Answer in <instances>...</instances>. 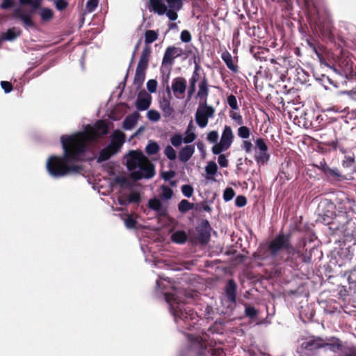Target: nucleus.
Here are the masks:
<instances>
[{
	"label": "nucleus",
	"instance_id": "nucleus-13",
	"mask_svg": "<svg viewBox=\"0 0 356 356\" xmlns=\"http://www.w3.org/2000/svg\"><path fill=\"white\" fill-rule=\"evenodd\" d=\"M159 38V32L154 30H147L145 32V46L142 51L140 56L150 58L152 49L150 44L155 42Z\"/></svg>",
	"mask_w": 356,
	"mask_h": 356
},
{
	"label": "nucleus",
	"instance_id": "nucleus-18",
	"mask_svg": "<svg viewBox=\"0 0 356 356\" xmlns=\"http://www.w3.org/2000/svg\"><path fill=\"white\" fill-rule=\"evenodd\" d=\"M151 101L152 97L149 93L145 90L140 91L138 95L136 107L139 111H145L149 107Z\"/></svg>",
	"mask_w": 356,
	"mask_h": 356
},
{
	"label": "nucleus",
	"instance_id": "nucleus-10",
	"mask_svg": "<svg viewBox=\"0 0 356 356\" xmlns=\"http://www.w3.org/2000/svg\"><path fill=\"white\" fill-rule=\"evenodd\" d=\"M215 109L211 106L204 104H200L196 113H195V121L197 124L201 128L207 127L208 124V120L209 118H213L214 115Z\"/></svg>",
	"mask_w": 356,
	"mask_h": 356
},
{
	"label": "nucleus",
	"instance_id": "nucleus-44",
	"mask_svg": "<svg viewBox=\"0 0 356 356\" xmlns=\"http://www.w3.org/2000/svg\"><path fill=\"white\" fill-rule=\"evenodd\" d=\"M140 200L141 197L140 193L137 191H133L129 194L127 200V202L138 204L140 202Z\"/></svg>",
	"mask_w": 356,
	"mask_h": 356
},
{
	"label": "nucleus",
	"instance_id": "nucleus-11",
	"mask_svg": "<svg viewBox=\"0 0 356 356\" xmlns=\"http://www.w3.org/2000/svg\"><path fill=\"white\" fill-rule=\"evenodd\" d=\"M126 165L129 171L133 172L141 165L143 161H147V157L140 151H130L125 156Z\"/></svg>",
	"mask_w": 356,
	"mask_h": 356
},
{
	"label": "nucleus",
	"instance_id": "nucleus-21",
	"mask_svg": "<svg viewBox=\"0 0 356 356\" xmlns=\"http://www.w3.org/2000/svg\"><path fill=\"white\" fill-rule=\"evenodd\" d=\"M195 152V147L193 145H188L179 151V159L181 162H187L193 156Z\"/></svg>",
	"mask_w": 356,
	"mask_h": 356
},
{
	"label": "nucleus",
	"instance_id": "nucleus-36",
	"mask_svg": "<svg viewBox=\"0 0 356 356\" xmlns=\"http://www.w3.org/2000/svg\"><path fill=\"white\" fill-rule=\"evenodd\" d=\"M245 305V316L250 318V319H254L257 317L259 314V311L256 309L254 307L248 305L247 303L244 304Z\"/></svg>",
	"mask_w": 356,
	"mask_h": 356
},
{
	"label": "nucleus",
	"instance_id": "nucleus-35",
	"mask_svg": "<svg viewBox=\"0 0 356 356\" xmlns=\"http://www.w3.org/2000/svg\"><path fill=\"white\" fill-rule=\"evenodd\" d=\"M194 206L193 203L190 202L187 200H182L178 204V209L181 213H185L193 209Z\"/></svg>",
	"mask_w": 356,
	"mask_h": 356
},
{
	"label": "nucleus",
	"instance_id": "nucleus-5",
	"mask_svg": "<svg viewBox=\"0 0 356 356\" xmlns=\"http://www.w3.org/2000/svg\"><path fill=\"white\" fill-rule=\"evenodd\" d=\"M165 297L166 302L170 305V311L175 321L178 322L180 320L186 323V327L191 326L192 324L188 322L195 320L197 313L185 305L177 302L175 294L165 293Z\"/></svg>",
	"mask_w": 356,
	"mask_h": 356
},
{
	"label": "nucleus",
	"instance_id": "nucleus-7",
	"mask_svg": "<svg viewBox=\"0 0 356 356\" xmlns=\"http://www.w3.org/2000/svg\"><path fill=\"white\" fill-rule=\"evenodd\" d=\"M183 54L184 51L181 48L177 47L175 46L168 47L164 52V55L161 63V73H164L165 70L168 71V75L165 77V80L163 81L165 82L167 85L166 91L170 97H171V91L168 83L170 70H172V65H174L175 59L176 58L181 56Z\"/></svg>",
	"mask_w": 356,
	"mask_h": 356
},
{
	"label": "nucleus",
	"instance_id": "nucleus-26",
	"mask_svg": "<svg viewBox=\"0 0 356 356\" xmlns=\"http://www.w3.org/2000/svg\"><path fill=\"white\" fill-rule=\"evenodd\" d=\"M324 175L332 181H339L347 179V178L344 175H341L337 168L332 169L329 167Z\"/></svg>",
	"mask_w": 356,
	"mask_h": 356
},
{
	"label": "nucleus",
	"instance_id": "nucleus-17",
	"mask_svg": "<svg viewBox=\"0 0 356 356\" xmlns=\"http://www.w3.org/2000/svg\"><path fill=\"white\" fill-rule=\"evenodd\" d=\"M172 90L177 98L185 93L186 90V80L185 78L178 76L175 78L172 82Z\"/></svg>",
	"mask_w": 356,
	"mask_h": 356
},
{
	"label": "nucleus",
	"instance_id": "nucleus-16",
	"mask_svg": "<svg viewBox=\"0 0 356 356\" xmlns=\"http://www.w3.org/2000/svg\"><path fill=\"white\" fill-rule=\"evenodd\" d=\"M119 150V147L113 140L111 143L102 149L97 159V163H100L108 160L113 155L115 154Z\"/></svg>",
	"mask_w": 356,
	"mask_h": 356
},
{
	"label": "nucleus",
	"instance_id": "nucleus-53",
	"mask_svg": "<svg viewBox=\"0 0 356 356\" xmlns=\"http://www.w3.org/2000/svg\"><path fill=\"white\" fill-rule=\"evenodd\" d=\"M181 192L186 197H191L193 194V188L191 185L185 184L181 186Z\"/></svg>",
	"mask_w": 356,
	"mask_h": 356
},
{
	"label": "nucleus",
	"instance_id": "nucleus-4",
	"mask_svg": "<svg viewBox=\"0 0 356 356\" xmlns=\"http://www.w3.org/2000/svg\"><path fill=\"white\" fill-rule=\"evenodd\" d=\"M184 0H149L148 8L159 15H165L170 21L178 18L177 12L184 5Z\"/></svg>",
	"mask_w": 356,
	"mask_h": 356
},
{
	"label": "nucleus",
	"instance_id": "nucleus-38",
	"mask_svg": "<svg viewBox=\"0 0 356 356\" xmlns=\"http://www.w3.org/2000/svg\"><path fill=\"white\" fill-rule=\"evenodd\" d=\"M189 339L193 343L194 346H197L202 350H204L207 348L205 341L200 337H193V335H190Z\"/></svg>",
	"mask_w": 356,
	"mask_h": 356
},
{
	"label": "nucleus",
	"instance_id": "nucleus-50",
	"mask_svg": "<svg viewBox=\"0 0 356 356\" xmlns=\"http://www.w3.org/2000/svg\"><path fill=\"white\" fill-rule=\"evenodd\" d=\"M235 196V192L234 190L231 188L228 187L227 188L223 193V199L225 202L230 201L233 199V197Z\"/></svg>",
	"mask_w": 356,
	"mask_h": 356
},
{
	"label": "nucleus",
	"instance_id": "nucleus-43",
	"mask_svg": "<svg viewBox=\"0 0 356 356\" xmlns=\"http://www.w3.org/2000/svg\"><path fill=\"white\" fill-rule=\"evenodd\" d=\"M161 197H163L165 200H170L172 195H173V191L168 186L163 185L161 187Z\"/></svg>",
	"mask_w": 356,
	"mask_h": 356
},
{
	"label": "nucleus",
	"instance_id": "nucleus-48",
	"mask_svg": "<svg viewBox=\"0 0 356 356\" xmlns=\"http://www.w3.org/2000/svg\"><path fill=\"white\" fill-rule=\"evenodd\" d=\"M355 163L354 155H346L342 161V165L343 168H350Z\"/></svg>",
	"mask_w": 356,
	"mask_h": 356
},
{
	"label": "nucleus",
	"instance_id": "nucleus-23",
	"mask_svg": "<svg viewBox=\"0 0 356 356\" xmlns=\"http://www.w3.org/2000/svg\"><path fill=\"white\" fill-rule=\"evenodd\" d=\"M140 115L138 112L127 115L123 121L122 127L125 130L131 129L137 123Z\"/></svg>",
	"mask_w": 356,
	"mask_h": 356
},
{
	"label": "nucleus",
	"instance_id": "nucleus-41",
	"mask_svg": "<svg viewBox=\"0 0 356 356\" xmlns=\"http://www.w3.org/2000/svg\"><path fill=\"white\" fill-rule=\"evenodd\" d=\"M255 147L256 151H268V145H266L265 140L262 138H258L255 140Z\"/></svg>",
	"mask_w": 356,
	"mask_h": 356
},
{
	"label": "nucleus",
	"instance_id": "nucleus-60",
	"mask_svg": "<svg viewBox=\"0 0 356 356\" xmlns=\"http://www.w3.org/2000/svg\"><path fill=\"white\" fill-rule=\"evenodd\" d=\"M125 225L129 229H134L136 227V220L131 216L128 215L126 218L125 220Z\"/></svg>",
	"mask_w": 356,
	"mask_h": 356
},
{
	"label": "nucleus",
	"instance_id": "nucleus-63",
	"mask_svg": "<svg viewBox=\"0 0 356 356\" xmlns=\"http://www.w3.org/2000/svg\"><path fill=\"white\" fill-rule=\"evenodd\" d=\"M247 204V199L243 195H238L235 199V204L238 207H243Z\"/></svg>",
	"mask_w": 356,
	"mask_h": 356
},
{
	"label": "nucleus",
	"instance_id": "nucleus-3",
	"mask_svg": "<svg viewBox=\"0 0 356 356\" xmlns=\"http://www.w3.org/2000/svg\"><path fill=\"white\" fill-rule=\"evenodd\" d=\"M108 132V124L104 120H98L93 127H89L84 131H79L69 136L85 154L89 143L97 140L102 136L106 135Z\"/></svg>",
	"mask_w": 356,
	"mask_h": 356
},
{
	"label": "nucleus",
	"instance_id": "nucleus-6",
	"mask_svg": "<svg viewBox=\"0 0 356 356\" xmlns=\"http://www.w3.org/2000/svg\"><path fill=\"white\" fill-rule=\"evenodd\" d=\"M22 6L29 5L31 9L27 12L24 11L21 8H17L14 10L12 17L13 19L22 22V25L25 29H35L36 24L33 21V15L38 10H40L41 6L40 0H19Z\"/></svg>",
	"mask_w": 356,
	"mask_h": 356
},
{
	"label": "nucleus",
	"instance_id": "nucleus-30",
	"mask_svg": "<svg viewBox=\"0 0 356 356\" xmlns=\"http://www.w3.org/2000/svg\"><path fill=\"white\" fill-rule=\"evenodd\" d=\"M207 174L206 179L208 180L216 181L213 176L218 172V165L214 161H209L205 167Z\"/></svg>",
	"mask_w": 356,
	"mask_h": 356
},
{
	"label": "nucleus",
	"instance_id": "nucleus-25",
	"mask_svg": "<svg viewBox=\"0 0 356 356\" xmlns=\"http://www.w3.org/2000/svg\"><path fill=\"white\" fill-rule=\"evenodd\" d=\"M160 108L163 111L165 117H170L175 112L174 108L171 106L170 99L166 97H163L160 102Z\"/></svg>",
	"mask_w": 356,
	"mask_h": 356
},
{
	"label": "nucleus",
	"instance_id": "nucleus-56",
	"mask_svg": "<svg viewBox=\"0 0 356 356\" xmlns=\"http://www.w3.org/2000/svg\"><path fill=\"white\" fill-rule=\"evenodd\" d=\"M199 70H200V65L197 64H195V70L193 71L192 76L191 79H189V83H195L198 81L200 78V74H199Z\"/></svg>",
	"mask_w": 356,
	"mask_h": 356
},
{
	"label": "nucleus",
	"instance_id": "nucleus-52",
	"mask_svg": "<svg viewBox=\"0 0 356 356\" xmlns=\"http://www.w3.org/2000/svg\"><path fill=\"white\" fill-rule=\"evenodd\" d=\"M229 117L238 125H243L244 123L243 117L238 112L231 111L229 113Z\"/></svg>",
	"mask_w": 356,
	"mask_h": 356
},
{
	"label": "nucleus",
	"instance_id": "nucleus-33",
	"mask_svg": "<svg viewBox=\"0 0 356 356\" xmlns=\"http://www.w3.org/2000/svg\"><path fill=\"white\" fill-rule=\"evenodd\" d=\"M41 20L44 22L51 21L54 17V12L49 8H41L38 12Z\"/></svg>",
	"mask_w": 356,
	"mask_h": 356
},
{
	"label": "nucleus",
	"instance_id": "nucleus-8",
	"mask_svg": "<svg viewBox=\"0 0 356 356\" xmlns=\"http://www.w3.org/2000/svg\"><path fill=\"white\" fill-rule=\"evenodd\" d=\"M234 139V135L230 126L225 125L218 143L215 144L211 151L213 154H220L221 152L227 151L231 147Z\"/></svg>",
	"mask_w": 356,
	"mask_h": 356
},
{
	"label": "nucleus",
	"instance_id": "nucleus-55",
	"mask_svg": "<svg viewBox=\"0 0 356 356\" xmlns=\"http://www.w3.org/2000/svg\"><path fill=\"white\" fill-rule=\"evenodd\" d=\"M227 104L233 110H238L236 97L234 95H230L227 97Z\"/></svg>",
	"mask_w": 356,
	"mask_h": 356
},
{
	"label": "nucleus",
	"instance_id": "nucleus-14",
	"mask_svg": "<svg viewBox=\"0 0 356 356\" xmlns=\"http://www.w3.org/2000/svg\"><path fill=\"white\" fill-rule=\"evenodd\" d=\"M225 293L228 307L234 306L236 302L237 284L233 279L229 280L225 285Z\"/></svg>",
	"mask_w": 356,
	"mask_h": 356
},
{
	"label": "nucleus",
	"instance_id": "nucleus-12",
	"mask_svg": "<svg viewBox=\"0 0 356 356\" xmlns=\"http://www.w3.org/2000/svg\"><path fill=\"white\" fill-rule=\"evenodd\" d=\"M149 58L140 56L134 79V84L138 87H140L145 79V71L148 67Z\"/></svg>",
	"mask_w": 356,
	"mask_h": 356
},
{
	"label": "nucleus",
	"instance_id": "nucleus-22",
	"mask_svg": "<svg viewBox=\"0 0 356 356\" xmlns=\"http://www.w3.org/2000/svg\"><path fill=\"white\" fill-rule=\"evenodd\" d=\"M308 46L313 50L315 54L319 59L323 58L322 52L323 51V46L314 38H310L307 40Z\"/></svg>",
	"mask_w": 356,
	"mask_h": 356
},
{
	"label": "nucleus",
	"instance_id": "nucleus-57",
	"mask_svg": "<svg viewBox=\"0 0 356 356\" xmlns=\"http://www.w3.org/2000/svg\"><path fill=\"white\" fill-rule=\"evenodd\" d=\"M218 134L216 131H210L207 136V140L211 143H218Z\"/></svg>",
	"mask_w": 356,
	"mask_h": 356
},
{
	"label": "nucleus",
	"instance_id": "nucleus-58",
	"mask_svg": "<svg viewBox=\"0 0 356 356\" xmlns=\"http://www.w3.org/2000/svg\"><path fill=\"white\" fill-rule=\"evenodd\" d=\"M157 81L155 79H149L147 83V88L151 93H154L156 91Z\"/></svg>",
	"mask_w": 356,
	"mask_h": 356
},
{
	"label": "nucleus",
	"instance_id": "nucleus-15",
	"mask_svg": "<svg viewBox=\"0 0 356 356\" xmlns=\"http://www.w3.org/2000/svg\"><path fill=\"white\" fill-rule=\"evenodd\" d=\"M211 225L207 220H202L197 230V239L201 244H207L211 237Z\"/></svg>",
	"mask_w": 356,
	"mask_h": 356
},
{
	"label": "nucleus",
	"instance_id": "nucleus-45",
	"mask_svg": "<svg viewBox=\"0 0 356 356\" xmlns=\"http://www.w3.org/2000/svg\"><path fill=\"white\" fill-rule=\"evenodd\" d=\"M253 257L254 259L264 261L267 258L270 257L269 253L267 254L266 250L262 249L258 250L253 254Z\"/></svg>",
	"mask_w": 356,
	"mask_h": 356
},
{
	"label": "nucleus",
	"instance_id": "nucleus-1",
	"mask_svg": "<svg viewBox=\"0 0 356 356\" xmlns=\"http://www.w3.org/2000/svg\"><path fill=\"white\" fill-rule=\"evenodd\" d=\"M60 142L63 156L52 155L47 161V170L53 177H62L71 173H79L82 167L74 163L81 160L84 153L68 135H63Z\"/></svg>",
	"mask_w": 356,
	"mask_h": 356
},
{
	"label": "nucleus",
	"instance_id": "nucleus-39",
	"mask_svg": "<svg viewBox=\"0 0 356 356\" xmlns=\"http://www.w3.org/2000/svg\"><path fill=\"white\" fill-rule=\"evenodd\" d=\"M238 136L242 139H247L250 136V129L246 126H241L237 130Z\"/></svg>",
	"mask_w": 356,
	"mask_h": 356
},
{
	"label": "nucleus",
	"instance_id": "nucleus-9",
	"mask_svg": "<svg viewBox=\"0 0 356 356\" xmlns=\"http://www.w3.org/2000/svg\"><path fill=\"white\" fill-rule=\"evenodd\" d=\"M138 168V170H134L130 173V177L136 181L142 179H150L155 175L154 165L147 158V161H143Z\"/></svg>",
	"mask_w": 356,
	"mask_h": 356
},
{
	"label": "nucleus",
	"instance_id": "nucleus-2",
	"mask_svg": "<svg viewBox=\"0 0 356 356\" xmlns=\"http://www.w3.org/2000/svg\"><path fill=\"white\" fill-rule=\"evenodd\" d=\"M268 251L271 258L279 262L289 264L292 268H298L302 263H310L311 255L295 248L291 242V234L280 233L268 245Z\"/></svg>",
	"mask_w": 356,
	"mask_h": 356
},
{
	"label": "nucleus",
	"instance_id": "nucleus-47",
	"mask_svg": "<svg viewBox=\"0 0 356 356\" xmlns=\"http://www.w3.org/2000/svg\"><path fill=\"white\" fill-rule=\"evenodd\" d=\"M348 275V282L349 284H355L356 285V266L351 269L345 272V275Z\"/></svg>",
	"mask_w": 356,
	"mask_h": 356
},
{
	"label": "nucleus",
	"instance_id": "nucleus-46",
	"mask_svg": "<svg viewBox=\"0 0 356 356\" xmlns=\"http://www.w3.org/2000/svg\"><path fill=\"white\" fill-rule=\"evenodd\" d=\"M192 122H191L190 124H191ZM191 129V124L188 125V129L186 131V136L184 138V143H191L193 141L195 140L196 138V135L193 132H190Z\"/></svg>",
	"mask_w": 356,
	"mask_h": 356
},
{
	"label": "nucleus",
	"instance_id": "nucleus-29",
	"mask_svg": "<svg viewBox=\"0 0 356 356\" xmlns=\"http://www.w3.org/2000/svg\"><path fill=\"white\" fill-rule=\"evenodd\" d=\"M221 58L231 71L234 72H236L238 71V66L234 63L232 56L229 51H225L223 52L221 55Z\"/></svg>",
	"mask_w": 356,
	"mask_h": 356
},
{
	"label": "nucleus",
	"instance_id": "nucleus-42",
	"mask_svg": "<svg viewBox=\"0 0 356 356\" xmlns=\"http://www.w3.org/2000/svg\"><path fill=\"white\" fill-rule=\"evenodd\" d=\"M316 25L318 26L319 31L321 32L322 34L325 35H330L331 34V27L330 25L328 23H326L325 24L321 25L319 20L316 22Z\"/></svg>",
	"mask_w": 356,
	"mask_h": 356
},
{
	"label": "nucleus",
	"instance_id": "nucleus-40",
	"mask_svg": "<svg viewBox=\"0 0 356 356\" xmlns=\"http://www.w3.org/2000/svg\"><path fill=\"white\" fill-rule=\"evenodd\" d=\"M124 138L125 135L122 132H120L119 131H116L114 133V138L112 140L114 141V143L118 145L119 148L120 146L124 143Z\"/></svg>",
	"mask_w": 356,
	"mask_h": 356
},
{
	"label": "nucleus",
	"instance_id": "nucleus-37",
	"mask_svg": "<svg viewBox=\"0 0 356 356\" xmlns=\"http://www.w3.org/2000/svg\"><path fill=\"white\" fill-rule=\"evenodd\" d=\"M159 151V145L154 141H149L145 147V152L148 155H154Z\"/></svg>",
	"mask_w": 356,
	"mask_h": 356
},
{
	"label": "nucleus",
	"instance_id": "nucleus-62",
	"mask_svg": "<svg viewBox=\"0 0 356 356\" xmlns=\"http://www.w3.org/2000/svg\"><path fill=\"white\" fill-rule=\"evenodd\" d=\"M316 168L320 170L323 174L325 173L329 166L327 165L324 159H323L318 163L314 165Z\"/></svg>",
	"mask_w": 356,
	"mask_h": 356
},
{
	"label": "nucleus",
	"instance_id": "nucleus-24",
	"mask_svg": "<svg viewBox=\"0 0 356 356\" xmlns=\"http://www.w3.org/2000/svg\"><path fill=\"white\" fill-rule=\"evenodd\" d=\"M304 346L307 350L314 351L315 350L323 348V339L321 337H316L305 342Z\"/></svg>",
	"mask_w": 356,
	"mask_h": 356
},
{
	"label": "nucleus",
	"instance_id": "nucleus-28",
	"mask_svg": "<svg viewBox=\"0 0 356 356\" xmlns=\"http://www.w3.org/2000/svg\"><path fill=\"white\" fill-rule=\"evenodd\" d=\"M270 156L268 151H256L254 160L259 165H264L268 162Z\"/></svg>",
	"mask_w": 356,
	"mask_h": 356
},
{
	"label": "nucleus",
	"instance_id": "nucleus-19",
	"mask_svg": "<svg viewBox=\"0 0 356 356\" xmlns=\"http://www.w3.org/2000/svg\"><path fill=\"white\" fill-rule=\"evenodd\" d=\"M209 94V86L207 78L204 76L198 84V91L196 97L207 102Z\"/></svg>",
	"mask_w": 356,
	"mask_h": 356
},
{
	"label": "nucleus",
	"instance_id": "nucleus-51",
	"mask_svg": "<svg viewBox=\"0 0 356 356\" xmlns=\"http://www.w3.org/2000/svg\"><path fill=\"white\" fill-rule=\"evenodd\" d=\"M170 142L173 146L177 147L180 146L182 142H184V138L181 134H177L172 136Z\"/></svg>",
	"mask_w": 356,
	"mask_h": 356
},
{
	"label": "nucleus",
	"instance_id": "nucleus-27",
	"mask_svg": "<svg viewBox=\"0 0 356 356\" xmlns=\"http://www.w3.org/2000/svg\"><path fill=\"white\" fill-rule=\"evenodd\" d=\"M148 207L152 210L159 212L161 216H166V211L162 210V203L157 198H152L148 201Z\"/></svg>",
	"mask_w": 356,
	"mask_h": 356
},
{
	"label": "nucleus",
	"instance_id": "nucleus-49",
	"mask_svg": "<svg viewBox=\"0 0 356 356\" xmlns=\"http://www.w3.org/2000/svg\"><path fill=\"white\" fill-rule=\"evenodd\" d=\"M164 154L167 156V158L171 161L175 160L177 156L175 150L170 145H168L165 148Z\"/></svg>",
	"mask_w": 356,
	"mask_h": 356
},
{
	"label": "nucleus",
	"instance_id": "nucleus-54",
	"mask_svg": "<svg viewBox=\"0 0 356 356\" xmlns=\"http://www.w3.org/2000/svg\"><path fill=\"white\" fill-rule=\"evenodd\" d=\"M147 116L149 120L157 122L160 120V113L156 110H149L147 112Z\"/></svg>",
	"mask_w": 356,
	"mask_h": 356
},
{
	"label": "nucleus",
	"instance_id": "nucleus-59",
	"mask_svg": "<svg viewBox=\"0 0 356 356\" xmlns=\"http://www.w3.org/2000/svg\"><path fill=\"white\" fill-rule=\"evenodd\" d=\"M180 39L183 42L188 43L191 42L192 39L191 33L188 30H183L181 32Z\"/></svg>",
	"mask_w": 356,
	"mask_h": 356
},
{
	"label": "nucleus",
	"instance_id": "nucleus-31",
	"mask_svg": "<svg viewBox=\"0 0 356 356\" xmlns=\"http://www.w3.org/2000/svg\"><path fill=\"white\" fill-rule=\"evenodd\" d=\"M22 31L16 27L8 29L6 33H3L2 38L5 40L12 41L20 36Z\"/></svg>",
	"mask_w": 356,
	"mask_h": 356
},
{
	"label": "nucleus",
	"instance_id": "nucleus-34",
	"mask_svg": "<svg viewBox=\"0 0 356 356\" xmlns=\"http://www.w3.org/2000/svg\"><path fill=\"white\" fill-rule=\"evenodd\" d=\"M115 184L120 186L122 188H130L131 183L127 177L116 176L113 179Z\"/></svg>",
	"mask_w": 356,
	"mask_h": 356
},
{
	"label": "nucleus",
	"instance_id": "nucleus-32",
	"mask_svg": "<svg viewBox=\"0 0 356 356\" xmlns=\"http://www.w3.org/2000/svg\"><path fill=\"white\" fill-rule=\"evenodd\" d=\"M172 242L178 244H183L187 241V234L183 230L176 231L171 235Z\"/></svg>",
	"mask_w": 356,
	"mask_h": 356
},
{
	"label": "nucleus",
	"instance_id": "nucleus-20",
	"mask_svg": "<svg viewBox=\"0 0 356 356\" xmlns=\"http://www.w3.org/2000/svg\"><path fill=\"white\" fill-rule=\"evenodd\" d=\"M325 341H326L323 339V348L327 347L329 350L333 352H337L342 349L341 341L339 338L332 337L328 339L327 338Z\"/></svg>",
	"mask_w": 356,
	"mask_h": 356
},
{
	"label": "nucleus",
	"instance_id": "nucleus-64",
	"mask_svg": "<svg viewBox=\"0 0 356 356\" xmlns=\"http://www.w3.org/2000/svg\"><path fill=\"white\" fill-rule=\"evenodd\" d=\"M241 147L246 153H249L252 151L253 145L250 140H244L242 143Z\"/></svg>",
	"mask_w": 356,
	"mask_h": 356
},
{
	"label": "nucleus",
	"instance_id": "nucleus-61",
	"mask_svg": "<svg viewBox=\"0 0 356 356\" xmlns=\"http://www.w3.org/2000/svg\"><path fill=\"white\" fill-rule=\"evenodd\" d=\"M98 0H88L86 3V8L88 12H93L98 6Z\"/></svg>",
	"mask_w": 356,
	"mask_h": 356
}]
</instances>
